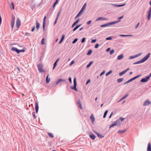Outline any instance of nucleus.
Here are the masks:
<instances>
[{
	"label": "nucleus",
	"instance_id": "obj_1",
	"mask_svg": "<svg viewBox=\"0 0 151 151\" xmlns=\"http://www.w3.org/2000/svg\"><path fill=\"white\" fill-rule=\"evenodd\" d=\"M150 55L151 53H148L147 55L145 56L143 58L140 60L133 63V64L134 65H135L144 62L148 60V59L150 57Z\"/></svg>",
	"mask_w": 151,
	"mask_h": 151
},
{
	"label": "nucleus",
	"instance_id": "obj_2",
	"mask_svg": "<svg viewBox=\"0 0 151 151\" xmlns=\"http://www.w3.org/2000/svg\"><path fill=\"white\" fill-rule=\"evenodd\" d=\"M73 83L74 86H72L70 87V88L71 89L74 90L76 91H77L78 90L76 88V86L77 85L76 79V78H74L73 79Z\"/></svg>",
	"mask_w": 151,
	"mask_h": 151
},
{
	"label": "nucleus",
	"instance_id": "obj_3",
	"mask_svg": "<svg viewBox=\"0 0 151 151\" xmlns=\"http://www.w3.org/2000/svg\"><path fill=\"white\" fill-rule=\"evenodd\" d=\"M151 76L148 75L146 76L145 78H142L140 80L141 83H145L147 82L150 79Z\"/></svg>",
	"mask_w": 151,
	"mask_h": 151
},
{
	"label": "nucleus",
	"instance_id": "obj_4",
	"mask_svg": "<svg viewBox=\"0 0 151 151\" xmlns=\"http://www.w3.org/2000/svg\"><path fill=\"white\" fill-rule=\"evenodd\" d=\"M43 66L42 64H38L37 65V67L38 70L40 73L42 72H45V70L42 69Z\"/></svg>",
	"mask_w": 151,
	"mask_h": 151
},
{
	"label": "nucleus",
	"instance_id": "obj_5",
	"mask_svg": "<svg viewBox=\"0 0 151 151\" xmlns=\"http://www.w3.org/2000/svg\"><path fill=\"white\" fill-rule=\"evenodd\" d=\"M12 19L11 21V25L12 28H13L14 24L15 19V16L13 14L12 15Z\"/></svg>",
	"mask_w": 151,
	"mask_h": 151
},
{
	"label": "nucleus",
	"instance_id": "obj_6",
	"mask_svg": "<svg viewBox=\"0 0 151 151\" xmlns=\"http://www.w3.org/2000/svg\"><path fill=\"white\" fill-rule=\"evenodd\" d=\"M125 119V118H123L122 117L119 118L118 119H117L116 120L118 122V125L120 126L121 124V122H122L123 120Z\"/></svg>",
	"mask_w": 151,
	"mask_h": 151
},
{
	"label": "nucleus",
	"instance_id": "obj_7",
	"mask_svg": "<svg viewBox=\"0 0 151 151\" xmlns=\"http://www.w3.org/2000/svg\"><path fill=\"white\" fill-rule=\"evenodd\" d=\"M151 104V102L148 99H147L144 101L143 105L144 106H148Z\"/></svg>",
	"mask_w": 151,
	"mask_h": 151
},
{
	"label": "nucleus",
	"instance_id": "obj_8",
	"mask_svg": "<svg viewBox=\"0 0 151 151\" xmlns=\"http://www.w3.org/2000/svg\"><path fill=\"white\" fill-rule=\"evenodd\" d=\"M118 122L116 121V120L115 122H114L111 124L110 125V126L109 127V128L116 125H117V127L120 126L119 125H118Z\"/></svg>",
	"mask_w": 151,
	"mask_h": 151
},
{
	"label": "nucleus",
	"instance_id": "obj_9",
	"mask_svg": "<svg viewBox=\"0 0 151 151\" xmlns=\"http://www.w3.org/2000/svg\"><path fill=\"white\" fill-rule=\"evenodd\" d=\"M84 9H85V4L83 5V7L77 14L80 16L83 12Z\"/></svg>",
	"mask_w": 151,
	"mask_h": 151
},
{
	"label": "nucleus",
	"instance_id": "obj_10",
	"mask_svg": "<svg viewBox=\"0 0 151 151\" xmlns=\"http://www.w3.org/2000/svg\"><path fill=\"white\" fill-rule=\"evenodd\" d=\"M21 21L19 18H17L16 22V26L17 28L19 27L20 25Z\"/></svg>",
	"mask_w": 151,
	"mask_h": 151
},
{
	"label": "nucleus",
	"instance_id": "obj_11",
	"mask_svg": "<svg viewBox=\"0 0 151 151\" xmlns=\"http://www.w3.org/2000/svg\"><path fill=\"white\" fill-rule=\"evenodd\" d=\"M46 17L45 16L43 19V25H42V28L43 30L44 31L45 30V25L46 24Z\"/></svg>",
	"mask_w": 151,
	"mask_h": 151
},
{
	"label": "nucleus",
	"instance_id": "obj_12",
	"mask_svg": "<svg viewBox=\"0 0 151 151\" xmlns=\"http://www.w3.org/2000/svg\"><path fill=\"white\" fill-rule=\"evenodd\" d=\"M90 119L91 120L92 123L93 124H94V122L95 120V118L93 114H92L90 117Z\"/></svg>",
	"mask_w": 151,
	"mask_h": 151
},
{
	"label": "nucleus",
	"instance_id": "obj_13",
	"mask_svg": "<svg viewBox=\"0 0 151 151\" xmlns=\"http://www.w3.org/2000/svg\"><path fill=\"white\" fill-rule=\"evenodd\" d=\"M111 5L113 6L116 7H120L123 6H125L126 5L125 4H112Z\"/></svg>",
	"mask_w": 151,
	"mask_h": 151
},
{
	"label": "nucleus",
	"instance_id": "obj_14",
	"mask_svg": "<svg viewBox=\"0 0 151 151\" xmlns=\"http://www.w3.org/2000/svg\"><path fill=\"white\" fill-rule=\"evenodd\" d=\"M93 132L94 133H95V134H96L97 135V136L98 137H99L100 138H102L104 137V136L101 135L99 133H98L96 131L93 130Z\"/></svg>",
	"mask_w": 151,
	"mask_h": 151
},
{
	"label": "nucleus",
	"instance_id": "obj_15",
	"mask_svg": "<svg viewBox=\"0 0 151 151\" xmlns=\"http://www.w3.org/2000/svg\"><path fill=\"white\" fill-rule=\"evenodd\" d=\"M108 19L106 18L105 17H100L96 19V21H97L99 20H105Z\"/></svg>",
	"mask_w": 151,
	"mask_h": 151
},
{
	"label": "nucleus",
	"instance_id": "obj_16",
	"mask_svg": "<svg viewBox=\"0 0 151 151\" xmlns=\"http://www.w3.org/2000/svg\"><path fill=\"white\" fill-rule=\"evenodd\" d=\"M76 104H77V105L78 107H79L81 109H83V108L82 107V106H81V102H80V100H78V101L77 102Z\"/></svg>",
	"mask_w": 151,
	"mask_h": 151
},
{
	"label": "nucleus",
	"instance_id": "obj_17",
	"mask_svg": "<svg viewBox=\"0 0 151 151\" xmlns=\"http://www.w3.org/2000/svg\"><path fill=\"white\" fill-rule=\"evenodd\" d=\"M120 22V20H117L116 21L111 22H110L108 23H109V25H112L115 24Z\"/></svg>",
	"mask_w": 151,
	"mask_h": 151
},
{
	"label": "nucleus",
	"instance_id": "obj_18",
	"mask_svg": "<svg viewBox=\"0 0 151 151\" xmlns=\"http://www.w3.org/2000/svg\"><path fill=\"white\" fill-rule=\"evenodd\" d=\"M35 109L36 111V113H37L38 112L39 109L38 104V103L37 102H35Z\"/></svg>",
	"mask_w": 151,
	"mask_h": 151
},
{
	"label": "nucleus",
	"instance_id": "obj_19",
	"mask_svg": "<svg viewBox=\"0 0 151 151\" xmlns=\"http://www.w3.org/2000/svg\"><path fill=\"white\" fill-rule=\"evenodd\" d=\"M65 81V79H59L55 83V85H56L58 84L61 83V82H64Z\"/></svg>",
	"mask_w": 151,
	"mask_h": 151
},
{
	"label": "nucleus",
	"instance_id": "obj_20",
	"mask_svg": "<svg viewBox=\"0 0 151 151\" xmlns=\"http://www.w3.org/2000/svg\"><path fill=\"white\" fill-rule=\"evenodd\" d=\"M135 80L134 78V77L130 78V79H129V80H128L127 81H126L124 84V85H125L126 84H127L128 83H130V82L134 80Z\"/></svg>",
	"mask_w": 151,
	"mask_h": 151
},
{
	"label": "nucleus",
	"instance_id": "obj_21",
	"mask_svg": "<svg viewBox=\"0 0 151 151\" xmlns=\"http://www.w3.org/2000/svg\"><path fill=\"white\" fill-rule=\"evenodd\" d=\"M80 19H78L73 24H72L71 28H73L79 22Z\"/></svg>",
	"mask_w": 151,
	"mask_h": 151
},
{
	"label": "nucleus",
	"instance_id": "obj_22",
	"mask_svg": "<svg viewBox=\"0 0 151 151\" xmlns=\"http://www.w3.org/2000/svg\"><path fill=\"white\" fill-rule=\"evenodd\" d=\"M11 50L12 51H14L16 52L17 54L19 53V50L16 47H12L11 48Z\"/></svg>",
	"mask_w": 151,
	"mask_h": 151
},
{
	"label": "nucleus",
	"instance_id": "obj_23",
	"mask_svg": "<svg viewBox=\"0 0 151 151\" xmlns=\"http://www.w3.org/2000/svg\"><path fill=\"white\" fill-rule=\"evenodd\" d=\"M147 151H151V144L150 142H149L148 144Z\"/></svg>",
	"mask_w": 151,
	"mask_h": 151
},
{
	"label": "nucleus",
	"instance_id": "obj_24",
	"mask_svg": "<svg viewBox=\"0 0 151 151\" xmlns=\"http://www.w3.org/2000/svg\"><path fill=\"white\" fill-rule=\"evenodd\" d=\"M89 137L92 140H94L96 137L95 135L93 134H91L89 135Z\"/></svg>",
	"mask_w": 151,
	"mask_h": 151
},
{
	"label": "nucleus",
	"instance_id": "obj_25",
	"mask_svg": "<svg viewBox=\"0 0 151 151\" xmlns=\"http://www.w3.org/2000/svg\"><path fill=\"white\" fill-rule=\"evenodd\" d=\"M151 17V10H149L147 17V19L148 20H150Z\"/></svg>",
	"mask_w": 151,
	"mask_h": 151
},
{
	"label": "nucleus",
	"instance_id": "obj_26",
	"mask_svg": "<svg viewBox=\"0 0 151 151\" xmlns=\"http://www.w3.org/2000/svg\"><path fill=\"white\" fill-rule=\"evenodd\" d=\"M36 29L37 30H38L39 29L40 24L38 22V21L37 20V21L36 22Z\"/></svg>",
	"mask_w": 151,
	"mask_h": 151
},
{
	"label": "nucleus",
	"instance_id": "obj_27",
	"mask_svg": "<svg viewBox=\"0 0 151 151\" xmlns=\"http://www.w3.org/2000/svg\"><path fill=\"white\" fill-rule=\"evenodd\" d=\"M65 35H63L62 36V37L59 42V44H61L62 42L64 40L65 38Z\"/></svg>",
	"mask_w": 151,
	"mask_h": 151
},
{
	"label": "nucleus",
	"instance_id": "obj_28",
	"mask_svg": "<svg viewBox=\"0 0 151 151\" xmlns=\"http://www.w3.org/2000/svg\"><path fill=\"white\" fill-rule=\"evenodd\" d=\"M124 55L123 54H121L119 55L117 57V59L118 60H120L123 58Z\"/></svg>",
	"mask_w": 151,
	"mask_h": 151
},
{
	"label": "nucleus",
	"instance_id": "obj_29",
	"mask_svg": "<svg viewBox=\"0 0 151 151\" xmlns=\"http://www.w3.org/2000/svg\"><path fill=\"white\" fill-rule=\"evenodd\" d=\"M127 130L126 129H123V130H119L118 131V133L119 134H122L124 133Z\"/></svg>",
	"mask_w": 151,
	"mask_h": 151
},
{
	"label": "nucleus",
	"instance_id": "obj_30",
	"mask_svg": "<svg viewBox=\"0 0 151 151\" xmlns=\"http://www.w3.org/2000/svg\"><path fill=\"white\" fill-rule=\"evenodd\" d=\"M81 25V24L78 25H76L75 27L73 29V31L74 32L78 28H79Z\"/></svg>",
	"mask_w": 151,
	"mask_h": 151
},
{
	"label": "nucleus",
	"instance_id": "obj_31",
	"mask_svg": "<svg viewBox=\"0 0 151 151\" xmlns=\"http://www.w3.org/2000/svg\"><path fill=\"white\" fill-rule=\"evenodd\" d=\"M109 26V23L102 24L100 25V27H106Z\"/></svg>",
	"mask_w": 151,
	"mask_h": 151
},
{
	"label": "nucleus",
	"instance_id": "obj_32",
	"mask_svg": "<svg viewBox=\"0 0 151 151\" xmlns=\"http://www.w3.org/2000/svg\"><path fill=\"white\" fill-rule=\"evenodd\" d=\"M48 76L49 75H48L46 78V81L47 83H49L50 81V78H48Z\"/></svg>",
	"mask_w": 151,
	"mask_h": 151
},
{
	"label": "nucleus",
	"instance_id": "obj_33",
	"mask_svg": "<svg viewBox=\"0 0 151 151\" xmlns=\"http://www.w3.org/2000/svg\"><path fill=\"white\" fill-rule=\"evenodd\" d=\"M129 96V94H127L124 96L123 97H122L119 101V102L120 101H122V100L126 98L127 97Z\"/></svg>",
	"mask_w": 151,
	"mask_h": 151
},
{
	"label": "nucleus",
	"instance_id": "obj_34",
	"mask_svg": "<svg viewBox=\"0 0 151 151\" xmlns=\"http://www.w3.org/2000/svg\"><path fill=\"white\" fill-rule=\"evenodd\" d=\"M93 61H90L89 63L86 66V68H88L91 65L93 64Z\"/></svg>",
	"mask_w": 151,
	"mask_h": 151
},
{
	"label": "nucleus",
	"instance_id": "obj_35",
	"mask_svg": "<svg viewBox=\"0 0 151 151\" xmlns=\"http://www.w3.org/2000/svg\"><path fill=\"white\" fill-rule=\"evenodd\" d=\"M92 52V50L91 49H89L88 52L87 53V55H90L91 54Z\"/></svg>",
	"mask_w": 151,
	"mask_h": 151
},
{
	"label": "nucleus",
	"instance_id": "obj_36",
	"mask_svg": "<svg viewBox=\"0 0 151 151\" xmlns=\"http://www.w3.org/2000/svg\"><path fill=\"white\" fill-rule=\"evenodd\" d=\"M108 112V110H106V111L104 112V114L103 115V118H106Z\"/></svg>",
	"mask_w": 151,
	"mask_h": 151
},
{
	"label": "nucleus",
	"instance_id": "obj_37",
	"mask_svg": "<svg viewBox=\"0 0 151 151\" xmlns=\"http://www.w3.org/2000/svg\"><path fill=\"white\" fill-rule=\"evenodd\" d=\"M112 72V70H110V71H109L108 72L106 73V76H107L108 75H109L110 74H111Z\"/></svg>",
	"mask_w": 151,
	"mask_h": 151
},
{
	"label": "nucleus",
	"instance_id": "obj_38",
	"mask_svg": "<svg viewBox=\"0 0 151 151\" xmlns=\"http://www.w3.org/2000/svg\"><path fill=\"white\" fill-rule=\"evenodd\" d=\"M123 80H124L123 78H120L119 79H118L117 80V82L120 83L121 82H122Z\"/></svg>",
	"mask_w": 151,
	"mask_h": 151
},
{
	"label": "nucleus",
	"instance_id": "obj_39",
	"mask_svg": "<svg viewBox=\"0 0 151 151\" xmlns=\"http://www.w3.org/2000/svg\"><path fill=\"white\" fill-rule=\"evenodd\" d=\"M14 70H17V73H20V71L19 68L17 67L15 68Z\"/></svg>",
	"mask_w": 151,
	"mask_h": 151
},
{
	"label": "nucleus",
	"instance_id": "obj_40",
	"mask_svg": "<svg viewBox=\"0 0 151 151\" xmlns=\"http://www.w3.org/2000/svg\"><path fill=\"white\" fill-rule=\"evenodd\" d=\"M48 134L51 138H53L54 137V136L52 133H48Z\"/></svg>",
	"mask_w": 151,
	"mask_h": 151
},
{
	"label": "nucleus",
	"instance_id": "obj_41",
	"mask_svg": "<svg viewBox=\"0 0 151 151\" xmlns=\"http://www.w3.org/2000/svg\"><path fill=\"white\" fill-rule=\"evenodd\" d=\"M58 0H56V1L54 3L53 6V8H54L55 7L56 5L58 3Z\"/></svg>",
	"mask_w": 151,
	"mask_h": 151
},
{
	"label": "nucleus",
	"instance_id": "obj_42",
	"mask_svg": "<svg viewBox=\"0 0 151 151\" xmlns=\"http://www.w3.org/2000/svg\"><path fill=\"white\" fill-rule=\"evenodd\" d=\"M112 39V38L111 36H109L106 38V40H111Z\"/></svg>",
	"mask_w": 151,
	"mask_h": 151
},
{
	"label": "nucleus",
	"instance_id": "obj_43",
	"mask_svg": "<svg viewBox=\"0 0 151 151\" xmlns=\"http://www.w3.org/2000/svg\"><path fill=\"white\" fill-rule=\"evenodd\" d=\"M114 52V50L112 49L110 50L109 52V53L110 55H112Z\"/></svg>",
	"mask_w": 151,
	"mask_h": 151
},
{
	"label": "nucleus",
	"instance_id": "obj_44",
	"mask_svg": "<svg viewBox=\"0 0 151 151\" xmlns=\"http://www.w3.org/2000/svg\"><path fill=\"white\" fill-rule=\"evenodd\" d=\"M78 40V39L77 38H76L75 39L73 40L72 41V43L73 44H74L76 42H77V40Z\"/></svg>",
	"mask_w": 151,
	"mask_h": 151
},
{
	"label": "nucleus",
	"instance_id": "obj_45",
	"mask_svg": "<svg viewBox=\"0 0 151 151\" xmlns=\"http://www.w3.org/2000/svg\"><path fill=\"white\" fill-rule=\"evenodd\" d=\"M45 39L44 38H43L41 41V44L42 45H44L45 44Z\"/></svg>",
	"mask_w": 151,
	"mask_h": 151
},
{
	"label": "nucleus",
	"instance_id": "obj_46",
	"mask_svg": "<svg viewBox=\"0 0 151 151\" xmlns=\"http://www.w3.org/2000/svg\"><path fill=\"white\" fill-rule=\"evenodd\" d=\"M125 74L124 71H123L120 73H119V75L120 76H121L123 75L124 74Z\"/></svg>",
	"mask_w": 151,
	"mask_h": 151
},
{
	"label": "nucleus",
	"instance_id": "obj_47",
	"mask_svg": "<svg viewBox=\"0 0 151 151\" xmlns=\"http://www.w3.org/2000/svg\"><path fill=\"white\" fill-rule=\"evenodd\" d=\"M142 54V52L139 53L137 55H135V58L136 57H138L139 56H140Z\"/></svg>",
	"mask_w": 151,
	"mask_h": 151
},
{
	"label": "nucleus",
	"instance_id": "obj_48",
	"mask_svg": "<svg viewBox=\"0 0 151 151\" xmlns=\"http://www.w3.org/2000/svg\"><path fill=\"white\" fill-rule=\"evenodd\" d=\"M135 58V55L133 56H131L129 57V59H131Z\"/></svg>",
	"mask_w": 151,
	"mask_h": 151
},
{
	"label": "nucleus",
	"instance_id": "obj_49",
	"mask_svg": "<svg viewBox=\"0 0 151 151\" xmlns=\"http://www.w3.org/2000/svg\"><path fill=\"white\" fill-rule=\"evenodd\" d=\"M32 114L33 116L34 119H36V116L35 115V111H33L32 113Z\"/></svg>",
	"mask_w": 151,
	"mask_h": 151
},
{
	"label": "nucleus",
	"instance_id": "obj_50",
	"mask_svg": "<svg viewBox=\"0 0 151 151\" xmlns=\"http://www.w3.org/2000/svg\"><path fill=\"white\" fill-rule=\"evenodd\" d=\"M99 44H98V43H96V44L95 45V47H94L95 48H96V49H97V48L99 47Z\"/></svg>",
	"mask_w": 151,
	"mask_h": 151
},
{
	"label": "nucleus",
	"instance_id": "obj_51",
	"mask_svg": "<svg viewBox=\"0 0 151 151\" xmlns=\"http://www.w3.org/2000/svg\"><path fill=\"white\" fill-rule=\"evenodd\" d=\"M11 5L12 6V9H14V3L13 2H12L11 3Z\"/></svg>",
	"mask_w": 151,
	"mask_h": 151
},
{
	"label": "nucleus",
	"instance_id": "obj_52",
	"mask_svg": "<svg viewBox=\"0 0 151 151\" xmlns=\"http://www.w3.org/2000/svg\"><path fill=\"white\" fill-rule=\"evenodd\" d=\"M96 39H92L91 43H94L96 42Z\"/></svg>",
	"mask_w": 151,
	"mask_h": 151
},
{
	"label": "nucleus",
	"instance_id": "obj_53",
	"mask_svg": "<svg viewBox=\"0 0 151 151\" xmlns=\"http://www.w3.org/2000/svg\"><path fill=\"white\" fill-rule=\"evenodd\" d=\"M119 36L122 37H127V35L120 34L119 35Z\"/></svg>",
	"mask_w": 151,
	"mask_h": 151
},
{
	"label": "nucleus",
	"instance_id": "obj_54",
	"mask_svg": "<svg viewBox=\"0 0 151 151\" xmlns=\"http://www.w3.org/2000/svg\"><path fill=\"white\" fill-rule=\"evenodd\" d=\"M85 42V37H84L82 38L81 41V42L82 43H83L84 42Z\"/></svg>",
	"mask_w": 151,
	"mask_h": 151
},
{
	"label": "nucleus",
	"instance_id": "obj_55",
	"mask_svg": "<svg viewBox=\"0 0 151 151\" xmlns=\"http://www.w3.org/2000/svg\"><path fill=\"white\" fill-rule=\"evenodd\" d=\"M25 51V50L24 49L19 50V53L20 52H24Z\"/></svg>",
	"mask_w": 151,
	"mask_h": 151
},
{
	"label": "nucleus",
	"instance_id": "obj_56",
	"mask_svg": "<svg viewBox=\"0 0 151 151\" xmlns=\"http://www.w3.org/2000/svg\"><path fill=\"white\" fill-rule=\"evenodd\" d=\"M105 70H104L100 74V76H102V75H104V73H105Z\"/></svg>",
	"mask_w": 151,
	"mask_h": 151
},
{
	"label": "nucleus",
	"instance_id": "obj_57",
	"mask_svg": "<svg viewBox=\"0 0 151 151\" xmlns=\"http://www.w3.org/2000/svg\"><path fill=\"white\" fill-rule=\"evenodd\" d=\"M123 17H124L123 15L121 16L120 17H118L117 18L118 19V20H120L122 19L123 18Z\"/></svg>",
	"mask_w": 151,
	"mask_h": 151
},
{
	"label": "nucleus",
	"instance_id": "obj_58",
	"mask_svg": "<svg viewBox=\"0 0 151 151\" xmlns=\"http://www.w3.org/2000/svg\"><path fill=\"white\" fill-rule=\"evenodd\" d=\"M92 21L91 20H89L87 22H86V24H87V25H89L90 24L91 22Z\"/></svg>",
	"mask_w": 151,
	"mask_h": 151
},
{
	"label": "nucleus",
	"instance_id": "obj_59",
	"mask_svg": "<svg viewBox=\"0 0 151 151\" xmlns=\"http://www.w3.org/2000/svg\"><path fill=\"white\" fill-rule=\"evenodd\" d=\"M141 76V74H139V75H138L137 76H136L134 77L135 79H136L137 78H138L139 77H140Z\"/></svg>",
	"mask_w": 151,
	"mask_h": 151
},
{
	"label": "nucleus",
	"instance_id": "obj_60",
	"mask_svg": "<svg viewBox=\"0 0 151 151\" xmlns=\"http://www.w3.org/2000/svg\"><path fill=\"white\" fill-rule=\"evenodd\" d=\"M91 82V80L90 79H89L87 80V81H86V85H87L88 83H89Z\"/></svg>",
	"mask_w": 151,
	"mask_h": 151
},
{
	"label": "nucleus",
	"instance_id": "obj_61",
	"mask_svg": "<svg viewBox=\"0 0 151 151\" xmlns=\"http://www.w3.org/2000/svg\"><path fill=\"white\" fill-rule=\"evenodd\" d=\"M139 24H140L139 22H138L137 24L136 25L135 27V29H137L138 28V27Z\"/></svg>",
	"mask_w": 151,
	"mask_h": 151
},
{
	"label": "nucleus",
	"instance_id": "obj_62",
	"mask_svg": "<svg viewBox=\"0 0 151 151\" xmlns=\"http://www.w3.org/2000/svg\"><path fill=\"white\" fill-rule=\"evenodd\" d=\"M129 68H128L127 69H126L125 70H124L123 71H124V73H125L128 70H129Z\"/></svg>",
	"mask_w": 151,
	"mask_h": 151
},
{
	"label": "nucleus",
	"instance_id": "obj_63",
	"mask_svg": "<svg viewBox=\"0 0 151 151\" xmlns=\"http://www.w3.org/2000/svg\"><path fill=\"white\" fill-rule=\"evenodd\" d=\"M58 19L56 18L55 20L54 23V25H55L56 24Z\"/></svg>",
	"mask_w": 151,
	"mask_h": 151
},
{
	"label": "nucleus",
	"instance_id": "obj_64",
	"mask_svg": "<svg viewBox=\"0 0 151 151\" xmlns=\"http://www.w3.org/2000/svg\"><path fill=\"white\" fill-rule=\"evenodd\" d=\"M75 63V61L74 60L72 61L70 64V65H72L73 64Z\"/></svg>",
	"mask_w": 151,
	"mask_h": 151
}]
</instances>
